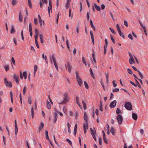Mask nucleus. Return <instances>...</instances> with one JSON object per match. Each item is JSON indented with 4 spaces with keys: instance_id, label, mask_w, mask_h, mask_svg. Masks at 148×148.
<instances>
[{
    "instance_id": "nucleus-42",
    "label": "nucleus",
    "mask_w": 148,
    "mask_h": 148,
    "mask_svg": "<svg viewBox=\"0 0 148 148\" xmlns=\"http://www.w3.org/2000/svg\"><path fill=\"white\" fill-rule=\"evenodd\" d=\"M119 89L118 88H116L113 89L112 90V92H117L119 91Z\"/></svg>"
},
{
    "instance_id": "nucleus-48",
    "label": "nucleus",
    "mask_w": 148,
    "mask_h": 148,
    "mask_svg": "<svg viewBox=\"0 0 148 148\" xmlns=\"http://www.w3.org/2000/svg\"><path fill=\"white\" fill-rule=\"evenodd\" d=\"M90 34L91 39H94V35L93 34L92 32V31H90Z\"/></svg>"
},
{
    "instance_id": "nucleus-45",
    "label": "nucleus",
    "mask_w": 148,
    "mask_h": 148,
    "mask_svg": "<svg viewBox=\"0 0 148 148\" xmlns=\"http://www.w3.org/2000/svg\"><path fill=\"white\" fill-rule=\"evenodd\" d=\"M109 29H110V30L111 32L112 33H113V34H116L114 30L113 29H112L111 27H110L109 28Z\"/></svg>"
},
{
    "instance_id": "nucleus-14",
    "label": "nucleus",
    "mask_w": 148,
    "mask_h": 148,
    "mask_svg": "<svg viewBox=\"0 0 148 148\" xmlns=\"http://www.w3.org/2000/svg\"><path fill=\"white\" fill-rule=\"evenodd\" d=\"M90 22L92 28L93 29L94 31H95L96 30V29L95 26L93 25V22L92 20H90Z\"/></svg>"
},
{
    "instance_id": "nucleus-2",
    "label": "nucleus",
    "mask_w": 148,
    "mask_h": 148,
    "mask_svg": "<svg viewBox=\"0 0 148 148\" xmlns=\"http://www.w3.org/2000/svg\"><path fill=\"white\" fill-rule=\"evenodd\" d=\"M125 107L128 110H131L132 109V106L131 103L127 102L125 104Z\"/></svg>"
},
{
    "instance_id": "nucleus-26",
    "label": "nucleus",
    "mask_w": 148,
    "mask_h": 148,
    "mask_svg": "<svg viewBox=\"0 0 148 148\" xmlns=\"http://www.w3.org/2000/svg\"><path fill=\"white\" fill-rule=\"evenodd\" d=\"M28 5L30 8V9H31L32 8V4L31 3V0H28Z\"/></svg>"
},
{
    "instance_id": "nucleus-3",
    "label": "nucleus",
    "mask_w": 148,
    "mask_h": 148,
    "mask_svg": "<svg viewBox=\"0 0 148 148\" xmlns=\"http://www.w3.org/2000/svg\"><path fill=\"white\" fill-rule=\"evenodd\" d=\"M4 81L5 85L8 87L11 88L12 87V84L10 82H8L7 79L5 78L4 79Z\"/></svg>"
},
{
    "instance_id": "nucleus-19",
    "label": "nucleus",
    "mask_w": 148,
    "mask_h": 148,
    "mask_svg": "<svg viewBox=\"0 0 148 148\" xmlns=\"http://www.w3.org/2000/svg\"><path fill=\"white\" fill-rule=\"evenodd\" d=\"M90 74L91 76H92V77L93 79H95V77L94 76L93 73V72L92 71V69L91 68H90Z\"/></svg>"
},
{
    "instance_id": "nucleus-29",
    "label": "nucleus",
    "mask_w": 148,
    "mask_h": 148,
    "mask_svg": "<svg viewBox=\"0 0 148 148\" xmlns=\"http://www.w3.org/2000/svg\"><path fill=\"white\" fill-rule=\"evenodd\" d=\"M92 57L94 62L95 63H96V60L95 58V55L94 52V51H93V53L92 54Z\"/></svg>"
},
{
    "instance_id": "nucleus-47",
    "label": "nucleus",
    "mask_w": 148,
    "mask_h": 148,
    "mask_svg": "<svg viewBox=\"0 0 148 148\" xmlns=\"http://www.w3.org/2000/svg\"><path fill=\"white\" fill-rule=\"evenodd\" d=\"M38 69L37 66L36 65H35L34 66V71L35 72H36Z\"/></svg>"
},
{
    "instance_id": "nucleus-13",
    "label": "nucleus",
    "mask_w": 148,
    "mask_h": 148,
    "mask_svg": "<svg viewBox=\"0 0 148 148\" xmlns=\"http://www.w3.org/2000/svg\"><path fill=\"white\" fill-rule=\"evenodd\" d=\"M44 124L43 123L41 122L40 123V125L38 128L39 132V133L41 130L43 128Z\"/></svg>"
},
{
    "instance_id": "nucleus-59",
    "label": "nucleus",
    "mask_w": 148,
    "mask_h": 148,
    "mask_svg": "<svg viewBox=\"0 0 148 148\" xmlns=\"http://www.w3.org/2000/svg\"><path fill=\"white\" fill-rule=\"evenodd\" d=\"M38 34H35V35L34 38L35 41H37V38H38Z\"/></svg>"
},
{
    "instance_id": "nucleus-27",
    "label": "nucleus",
    "mask_w": 148,
    "mask_h": 148,
    "mask_svg": "<svg viewBox=\"0 0 148 148\" xmlns=\"http://www.w3.org/2000/svg\"><path fill=\"white\" fill-rule=\"evenodd\" d=\"M34 108H32L31 110V113L32 116V117L33 119L34 118Z\"/></svg>"
},
{
    "instance_id": "nucleus-62",
    "label": "nucleus",
    "mask_w": 148,
    "mask_h": 148,
    "mask_svg": "<svg viewBox=\"0 0 148 148\" xmlns=\"http://www.w3.org/2000/svg\"><path fill=\"white\" fill-rule=\"evenodd\" d=\"M113 86L114 87H115L116 86L117 84L115 83V81L113 80L112 81Z\"/></svg>"
},
{
    "instance_id": "nucleus-60",
    "label": "nucleus",
    "mask_w": 148,
    "mask_h": 148,
    "mask_svg": "<svg viewBox=\"0 0 148 148\" xmlns=\"http://www.w3.org/2000/svg\"><path fill=\"white\" fill-rule=\"evenodd\" d=\"M34 22L35 25H36L37 23V19L34 18Z\"/></svg>"
},
{
    "instance_id": "nucleus-20",
    "label": "nucleus",
    "mask_w": 148,
    "mask_h": 148,
    "mask_svg": "<svg viewBox=\"0 0 148 148\" xmlns=\"http://www.w3.org/2000/svg\"><path fill=\"white\" fill-rule=\"evenodd\" d=\"M110 132L112 134L114 135L115 134V130L113 127H111L110 130Z\"/></svg>"
},
{
    "instance_id": "nucleus-50",
    "label": "nucleus",
    "mask_w": 148,
    "mask_h": 148,
    "mask_svg": "<svg viewBox=\"0 0 148 148\" xmlns=\"http://www.w3.org/2000/svg\"><path fill=\"white\" fill-rule=\"evenodd\" d=\"M136 85H137V86L139 87L140 88H141V86L139 83V82L137 80H136Z\"/></svg>"
},
{
    "instance_id": "nucleus-15",
    "label": "nucleus",
    "mask_w": 148,
    "mask_h": 148,
    "mask_svg": "<svg viewBox=\"0 0 148 148\" xmlns=\"http://www.w3.org/2000/svg\"><path fill=\"white\" fill-rule=\"evenodd\" d=\"M94 5L95 8L97 11H100L101 9L100 7L99 6L97 5L96 3H94Z\"/></svg>"
},
{
    "instance_id": "nucleus-10",
    "label": "nucleus",
    "mask_w": 148,
    "mask_h": 148,
    "mask_svg": "<svg viewBox=\"0 0 148 148\" xmlns=\"http://www.w3.org/2000/svg\"><path fill=\"white\" fill-rule=\"evenodd\" d=\"M67 66L69 72V73H71V66L70 65V63L69 62H68L67 63Z\"/></svg>"
},
{
    "instance_id": "nucleus-11",
    "label": "nucleus",
    "mask_w": 148,
    "mask_h": 148,
    "mask_svg": "<svg viewBox=\"0 0 148 148\" xmlns=\"http://www.w3.org/2000/svg\"><path fill=\"white\" fill-rule=\"evenodd\" d=\"M132 117L133 119L135 120H136L138 118L137 114L134 113H132Z\"/></svg>"
},
{
    "instance_id": "nucleus-38",
    "label": "nucleus",
    "mask_w": 148,
    "mask_h": 148,
    "mask_svg": "<svg viewBox=\"0 0 148 148\" xmlns=\"http://www.w3.org/2000/svg\"><path fill=\"white\" fill-rule=\"evenodd\" d=\"M29 31H32V24L31 23H29Z\"/></svg>"
},
{
    "instance_id": "nucleus-9",
    "label": "nucleus",
    "mask_w": 148,
    "mask_h": 148,
    "mask_svg": "<svg viewBox=\"0 0 148 148\" xmlns=\"http://www.w3.org/2000/svg\"><path fill=\"white\" fill-rule=\"evenodd\" d=\"M76 79L79 85V86H81L83 83V82L81 79L80 78V77H78V78H77Z\"/></svg>"
},
{
    "instance_id": "nucleus-18",
    "label": "nucleus",
    "mask_w": 148,
    "mask_h": 148,
    "mask_svg": "<svg viewBox=\"0 0 148 148\" xmlns=\"http://www.w3.org/2000/svg\"><path fill=\"white\" fill-rule=\"evenodd\" d=\"M76 100L77 103L78 105L79 106L80 108H81V106L80 105L79 103V98L77 96H76Z\"/></svg>"
},
{
    "instance_id": "nucleus-28",
    "label": "nucleus",
    "mask_w": 148,
    "mask_h": 148,
    "mask_svg": "<svg viewBox=\"0 0 148 148\" xmlns=\"http://www.w3.org/2000/svg\"><path fill=\"white\" fill-rule=\"evenodd\" d=\"M23 76L25 79H26L27 78V72L26 71H24L23 72Z\"/></svg>"
},
{
    "instance_id": "nucleus-51",
    "label": "nucleus",
    "mask_w": 148,
    "mask_h": 148,
    "mask_svg": "<svg viewBox=\"0 0 148 148\" xmlns=\"http://www.w3.org/2000/svg\"><path fill=\"white\" fill-rule=\"evenodd\" d=\"M86 17H87V20L88 21H89V18H90V17H89V12H87V13Z\"/></svg>"
},
{
    "instance_id": "nucleus-17",
    "label": "nucleus",
    "mask_w": 148,
    "mask_h": 148,
    "mask_svg": "<svg viewBox=\"0 0 148 148\" xmlns=\"http://www.w3.org/2000/svg\"><path fill=\"white\" fill-rule=\"evenodd\" d=\"M16 30L14 29L13 25L11 26V34H14Z\"/></svg>"
},
{
    "instance_id": "nucleus-43",
    "label": "nucleus",
    "mask_w": 148,
    "mask_h": 148,
    "mask_svg": "<svg viewBox=\"0 0 148 148\" xmlns=\"http://www.w3.org/2000/svg\"><path fill=\"white\" fill-rule=\"evenodd\" d=\"M79 24L78 23L76 27V32L77 33L79 32Z\"/></svg>"
},
{
    "instance_id": "nucleus-53",
    "label": "nucleus",
    "mask_w": 148,
    "mask_h": 148,
    "mask_svg": "<svg viewBox=\"0 0 148 148\" xmlns=\"http://www.w3.org/2000/svg\"><path fill=\"white\" fill-rule=\"evenodd\" d=\"M18 131V127H15V133L16 135L17 134Z\"/></svg>"
},
{
    "instance_id": "nucleus-24",
    "label": "nucleus",
    "mask_w": 148,
    "mask_h": 148,
    "mask_svg": "<svg viewBox=\"0 0 148 148\" xmlns=\"http://www.w3.org/2000/svg\"><path fill=\"white\" fill-rule=\"evenodd\" d=\"M129 62L130 64H132L133 62H135L134 58L130 59H129Z\"/></svg>"
},
{
    "instance_id": "nucleus-46",
    "label": "nucleus",
    "mask_w": 148,
    "mask_h": 148,
    "mask_svg": "<svg viewBox=\"0 0 148 148\" xmlns=\"http://www.w3.org/2000/svg\"><path fill=\"white\" fill-rule=\"evenodd\" d=\"M99 143L100 145H101L102 144V138L101 137H100L99 139Z\"/></svg>"
},
{
    "instance_id": "nucleus-49",
    "label": "nucleus",
    "mask_w": 148,
    "mask_h": 148,
    "mask_svg": "<svg viewBox=\"0 0 148 148\" xmlns=\"http://www.w3.org/2000/svg\"><path fill=\"white\" fill-rule=\"evenodd\" d=\"M110 36L111 37V40L112 41V42H113V43L114 44L115 43V41L114 40V39L113 37L112 36V35L111 34H110Z\"/></svg>"
},
{
    "instance_id": "nucleus-55",
    "label": "nucleus",
    "mask_w": 148,
    "mask_h": 148,
    "mask_svg": "<svg viewBox=\"0 0 148 148\" xmlns=\"http://www.w3.org/2000/svg\"><path fill=\"white\" fill-rule=\"evenodd\" d=\"M128 37L129 38H130L131 40H132L133 39V37L132 35L131 34H129L128 36Z\"/></svg>"
},
{
    "instance_id": "nucleus-4",
    "label": "nucleus",
    "mask_w": 148,
    "mask_h": 148,
    "mask_svg": "<svg viewBox=\"0 0 148 148\" xmlns=\"http://www.w3.org/2000/svg\"><path fill=\"white\" fill-rule=\"evenodd\" d=\"M116 119L119 124L122 123L123 121V117L122 115L119 114L116 117Z\"/></svg>"
},
{
    "instance_id": "nucleus-5",
    "label": "nucleus",
    "mask_w": 148,
    "mask_h": 148,
    "mask_svg": "<svg viewBox=\"0 0 148 148\" xmlns=\"http://www.w3.org/2000/svg\"><path fill=\"white\" fill-rule=\"evenodd\" d=\"M84 119L86 121V123L85 124L86 125V126L87 127V129H88V122L87 119L88 116L86 112H85L84 113Z\"/></svg>"
},
{
    "instance_id": "nucleus-40",
    "label": "nucleus",
    "mask_w": 148,
    "mask_h": 148,
    "mask_svg": "<svg viewBox=\"0 0 148 148\" xmlns=\"http://www.w3.org/2000/svg\"><path fill=\"white\" fill-rule=\"evenodd\" d=\"M127 71L128 73H129L130 74H132V72L131 69H130L129 68H128L127 69Z\"/></svg>"
},
{
    "instance_id": "nucleus-16",
    "label": "nucleus",
    "mask_w": 148,
    "mask_h": 148,
    "mask_svg": "<svg viewBox=\"0 0 148 148\" xmlns=\"http://www.w3.org/2000/svg\"><path fill=\"white\" fill-rule=\"evenodd\" d=\"M49 6L48 7L50 8L51 10V12H52V2L51 0H49Z\"/></svg>"
},
{
    "instance_id": "nucleus-6",
    "label": "nucleus",
    "mask_w": 148,
    "mask_h": 148,
    "mask_svg": "<svg viewBox=\"0 0 148 148\" xmlns=\"http://www.w3.org/2000/svg\"><path fill=\"white\" fill-rule=\"evenodd\" d=\"M13 79L15 81H16L17 84L18 85L19 84V76L18 75H16L14 74L13 75Z\"/></svg>"
},
{
    "instance_id": "nucleus-30",
    "label": "nucleus",
    "mask_w": 148,
    "mask_h": 148,
    "mask_svg": "<svg viewBox=\"0 0 148 148\" xmlns=\"http://www.w3.org/2000/svg\"><path fill=\"white\" fill-rule=\"evenodd\" d=\"M28 102L30 104H31L32 103V98L30 96H29L28 97Z\"/></svg>"
},
{
    "instance_id": "nucleus-58",
    "label": "nucleus",
    "mask_w": 148,
    "mask_h": 148,
    "mask_svg": "<svg viewBox=\"0 0 148 148\" xmlns=\"http://www.w3.org/2000/svg\"><path fill=\"white\" fill-rule=\"evenodd\" d=\"M13 64H15V62L14 59L13 57H12L11 58Z\"/></svg>"
},
{
    "instance_id": "nucleus-33",
    "label": "nucleus",
    "mask_w": 148,
    "mask_h": 148,
    "mask_svg": "<svg viewBox=\"0 0 148 148\" xmlns=\"http://www.w3.org/2000/svg\"><path fill=\"white\" fill-rule=\"evenodd\" d=\"M116 113L117 114H119L121 113V111L120 109H119L118 108L116 110Z\"/></svg>"
},
{
    "instance_id": "nucleus-41",
    "label": "nucleus",
    "mask_w": 148,
    "mask_h": 148,
    "mask_svg": "<svg viewBox=\"0 0 148 148\" xmlns=\"http://www.w3.org/2000/svg\"><path fill=\"white\" fill-rule=\"evenodd\" d=\"M82 62L86 65V66L87 64L86 60H85L84 57H82Z\"/></svg>"
},
{
    "instance_id": "nucleus-34",
    "label": "nucleus",
    "mask_w": 148,
    "mask_h": 148,
    "mask_svg": "<svg viewBox=\"0 0 148 148\" xmlns=\"http://www.w3.org/2000/svg\"><path fill=\"white\" fill-rule=\"evenodd\" d=\"M83 127L84 133L86 134V127L87 128L86 126V125H85V124H84L83 125Z\"/></svg>"
},
{
    "instance_id": "nucleus-57",
    "label": "nucleus",
    "mask_w": 148,
    "mask_h": 148,
    "mask_svg": "<svg viewBox=\"0 0 148 148\" xmlns=\"http://www.w3.org/2000/svg\"><path fill=\"white\" fill-rule=\"evenodd\" d=\"M143 29L145 35H146L147 36H148V35L145 27H144Z\"/></svg>"
},
{
    "instance_id": "nucleus-39",
    "label": "nucleus",
    "mask_w": 148,
    "mask_h": 148,
    "mask_svg": "<svg viewBox=\"0 0 148 148\" xmlns=\"http://www.w3.org/2000/svg\"><path fill=\"white\" fill-rule=\"evenodd\" d=\"M26 87L25 86L23 88V93L24 95L26 91Z\"/></svg>"
},
{
    "instance_id": "nucleus-52",
    "label": "nucleus",
    "mask_w": 148,
    "mask_h": 148,
    "mask_svg": "<svg viewBox=\"0 0 148 148\" xmlns=\"http://www.w3.org/2000/svg\"><path fill=\"white\" fill-rule=\"evenodd\" d=\"M21 35L22 37V39L23 40H24V38L23 37V30H22L21 32Z\"/></svg>"
},
{
    "instance_id": "nucleus-61",
    "label": "nucleus",
    "mask_w": 148,
    "mask_h": 148,
    "mask_svg": "<svg viewBox=\"0 0 148 148\" xmlns=\"http://www.w3.org/2000/svg\"><path fill=\"white\" fill-rule=\"evenodd\" d=\"M124 25H125L126 27H128V23H127V22L126 21H125V20L124 21Z\"/></svg>"
},
{
    "instance_id": "nucleus-12",
    "label": "nucleus",
    "mask_w": 148,
    "mask_h": 148,
    "mask_svg": "<svg viewBox=\"0 0 148 148\" xmlns=\"http://www.w3.org/2000/svg\"><path fill=\"white\" fill-rule=\"evenodd\" d=\"M54 114V123H55L57 121L58 118V114L56 112H55Z\"/></svg>"
},
{
    "instance_id": "nucleus-8",
    "label": "nucleus",
    "mask_w": 148,
    "mask_h": 148,
    "mask_svg": "<svg viewBox=\"0 0 148 148\" xmlns=\"http://www.w3.org/2000/svg\"><path fill=\"white\" fill-rule=\"evenodd\" d=\"M116 101L115 100H114L113 101L111 102L109 106L110 107L112 108H114L116 105Z\"/></svg>"
},
{
    "instance_id": "nucleus-22",
    "label": "nucleus",
    "mask_w": 148,
    "mask_h": 148,
    "mask_svg": "<svg viewBox=\"0 0 148 148\" xmlns=\"http://www.w3.org/2000/svg\"><path fill=\"white\" fill-rule=\"evenodd\" d=\"M22 16L21 14V12H20L19 13V21L21 22H22Z\"/></svg>"
},
{
    "instance_id": "nucleus-32",
    "label": "nucleus",
    "mask_w": 148,
    "mask_h": 148,
    "mask_svg": "<svg viewBox=\"0 0 148 148\" xmlns=\"http://www.w3.org/2000/svg\"><path fill=\"white\" fill-rule=\"evenodd\" d=\"M119 33L120 36L121 37H122L123 39H124L125 38L124 35V34L122 33L121 31L120 32H119Z\"/></svg>"
},
{
    "instance_id": "nucleus-63",
    "label": "nucleus",
    "mask_w": 148,
    "mask_h": 148,
    "mask_svg": "<svg viewBox=\"0 0 148 148\" xmlns=\"http://www.w3.org/2000/svg\"><path fill=\"white\" fill-rule=\"evenodd\" d=\"M130 83L135 87H137V85L133 82L130 81Z\"/></svg>"
},
{
    "instance_id": "nucleus-21",
    "label": "nucleus",
    "mask_w": 148,
    "mask_h": 148,
    "mask_svg": "<svg viewBox=\"0 0 148 148\" xmlns=\"http://www.w3.org/2000/svg\"><path fill=\"white\" fill-rule=\"evenodd\" d=\"M47 107L49 109H50L51 108V103L48 101H47Z\"/></svg>"
},
{
    "instance_id": "nucleus-25",
    "label": "nucleus",
    "mask_w": 148,
    "mask_h": 148,
    "mask_svg": "<svg viewBox=\"0 0 148 148\" xmlns=\"http://www.w3.org/2000/svg\"><path fill=\"white\" fill-rule=\"evenodd\" d=\"M12 4L13 5H15L17 4L16 0H12Z\"/></svg>"
},
{
    "instance_id": "nucleus-64",
    "label": "nucleus",
    "mask_w": 148,
    "mask_h": 148,
    "mask_svg": "<svg viewBox=\"0 0 148 148\" xmlns=\"http://www.w3.org/2000/svg\"><path fill=\"white\" fill-rule=\"evenodd\" d=\"M42 57L43 58L45 59V60L46 61V59H47V56H44V54H42Z\"/></svg>"
},
{
    "instance_id": "nucleus-37",
    "label": "nucleus",
    "mask_w": 148,
    "mask_h": 148,
    "mask_svg": "<svg viewBox=\"0 0 148 148\" xmlns=\"http://www.w3.org/2000/svg\"><path fill=\"white\" fill-rule=\"evenodd\" d=\"M103 140L104 142L106 143L107 144L108 143V141L107 140L105 136L104 135V136H103Z\"/></svg>"
},
{
    "instance_id": "nucleus-36",
    "label": "nucleus",
    "mask_w": 148,
    "mask_h": 148,
    "mask_svg": "<svg viewBox=\"0 0 148 148\" xmlns=\"http://www.w3.org/2000/svg\"><path fill=\"white\" fill-rule=\"evenodd\" d=\"M66 140L68 142V143H69V145H72V142L69 139L67 138Z\"/></svg>"
},
{
    "instance_id": "nucleus-56",
    "label": "nucleus",
    "mask_w": 148,
    "mask_h": 148,
    "mask_svg": "<svg viewBox=\"0 0 148 148\" xmlns=\"http://www.w3.org/2000/svg\"><path fill=\"white\" fill-rule=\"evenodd\" d=\"M63 110L64 113H66L67 112L66 108V107L64 106L63 108Z\"/></svg>"
},
{
    "instance_id": "nucleus-44",
    "label": "nucleus",
    "mask_w": 148,
    "mask_h": 148,
    "mask_svg": "<svg viewBox=\"0 0 148 148\" xmlns=\"http://www.w3.org/2000/svg\"><path fill=\"white\" fill-rule=\"evenodd\" d=\"M4 68L6 71H7L9 70V67L8 65L5 66H4Z\"/></svg>"
},
{
    "instance_id": "nucleus-1",
    "label": "nucleus",
    "mask_w": 148,
    "mask_h": 148,
    "mask_svg": "<svg viewBox=\"0 0 148 148\" xmlns=\"http://www.w3.org/2000/svg\"><path fill=\"white\" fill-rule=\"evenodd\" d=\"M69 97L68 96V94L66 93L64 95L63 100L59 103L61 104H65L69 101Z\"/></svg>"
},
{
    "instance_id": "nucleus-31",
    "label": "nucleus",
    "mask_w": 148,
    "mask_h": 148,
    "mask_svg": "<svg viewBox=\"0 0 148 148\" xmlns=\"http://www.w3.org/2000/svg\"><path fill=\"white\" fill-rule=\"evenodd\" d=\"M116 28L117 29L118 33L121 32L120 28L119 26V25L118 24H117L116 25Z\"/></svg>"
},
{
    "instance_id": "nucleus-54",
    "label": "nucleus",
    "mask_w": 148,
    "mask_h": 148,
    "mask_svg": "<svg viewBox=\"0 0 148 148\" xmlns=\"http://www.w3.org/2000/svg\"><path fill=\"white\" fill-rule=\"evenodd\" d=\"M70 3H66L65 4V7L66 9H68Z\"/></svg>"
},
{
    "instance_id": "nucleus-7",
    "label": "nucleus",
    "mask_w": 148,
    "mask_h": 148,
    "mask_svg": "<svg viewBox=\"0 0 148 148\" xmlns=\"http://www.w3.org/2000/svg\"><path fill=\"white\" fill-rule=\"evenodd\" d=\"M52 59L53 61L55 66L56 67V70L57 71H58V66H57V63L56 62V58H55V56L53 54L52 55Z\"/></svg>"
},
{
    "instance_id": "nucleus-23",
    "label": "nucleus",
    "mask_w": 148,
    "mask_h": 148,
    "mask_svg": "<svg viewBox=\"0 0 148 148\" xmlns=\"http://www.w3.org/2000/svg\"><path fill=\"white\" fill-rule=\"evenodd\" d=\"M83 107L84 109L85 110L86 109V103L84 101V100L82 101Z\"/></svg>"
},
{
    "instance_id": "nucleus-35",
    "label": "nucleus",
    "mask_w": 148,
    "mask_h": 148,
    "mask_svg": "<svg viewBox=\"0 0 148 148\" xmlns=\"http://www.w3.org/2000/svg\"><path fill=\"white\" fill-rule=\"evenodd\" d=\"M84 84L85 86L86 87V88L87 89H88L89 88V87H88V85L87 83V82H86V81H84Z\"/></svg>"
}]
</instances>
